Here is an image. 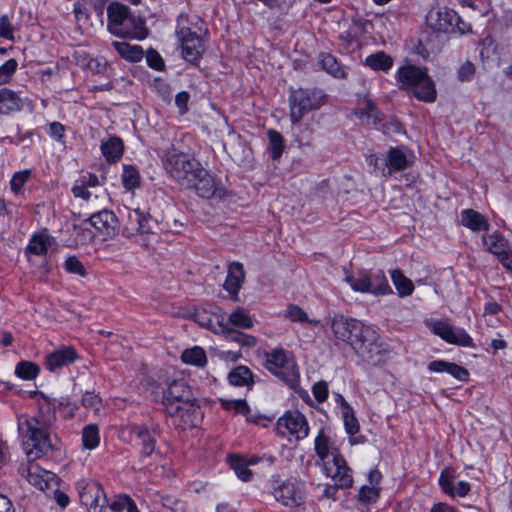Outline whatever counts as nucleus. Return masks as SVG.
<instances>
[{
  "label": "nucleus",
  "mask_w": 512,
  "mask_h": 512,
  "mask_svg": "<svg viewBox=\"0 0 512 512\" xmlns=\"http://www.w3.org/2000/svg\"><path fill=\"white\" fill-rule=\"evenodd\" d=\"M39 372L38 367L30 362H20L16 366L15 373L22 379L31 380L34 379Z\"/></svg>",
  "instance_id": "8fccbe9b"
},
{
  "label": "nucleus",
  "mask_w": 512,
  "mask_h": 512,
  "mask_svg": "<svg viewBox=\"0 0 512 512\" xmlns=\"http://www.w3.org/2000/svg\"><path fill=\"white\" fill-rule=\"evenodd\" d=\"M431 331L448 344L475 348L473 338L462 327L454 328L448 322L438 320L432 325Z\"/></svg>",
  "instance_id": "9d476101"
},
{
  "label": "nucleus",
  "mask_w": 512,
  "mask_h": 512,
  "mask_svg": "<svg viewBox=\"0 0 512 512\" xmlns=\"http://www.w3.org/2000/svg\"><path fill=\"white\" fill-rule=\"evenodd\" d=\"M427 369L431 373H447L460 382H468L470 379V372L466 367L443 359L429 362Z\"/></svg>",
  "instance_id": "6ab92c4d"
},
{
  "label": "nucleus",
  "mask_w": 512,
  "mask_h": 512,
  "mask_svg": "<svg viewBox=\"0 0 512 512\" xmlns=\"http://www.w3.org/2000/svg\"><path fill=\"white\" fill-rule=\"evenodd\" d=\"M153 232V220L139 209L130 210L124 224L123 234L130 238Z\"/></svg>",
  "instance_id": "2eb2a0df"
},
{
  "label": "nucleus",
  "mask_w": 512,
  "mask_h": 512,
  "mask_svg": "<svg viewBox=\"0 0 512 512\" xmlns=\"http://www.w3.org/2000/svg\"><path fill=\"white\" fill-rule=\"evenodd\" d=\"M334 337L348 345L354 354L373 367L385 366L394 356V349L379 329L363 320L336 314L331 321Z\"/></svg>",
  "instance_id": "f257e3e1"
},
{
  "label": "nucleus",
  "mask_w": 512,
  "mask_h": 512,
  "mask_svg": "<svg viewBox=\"0 0 512 512\" xmlns=\"http://www.w3.org/2000/svg\"><path fill=\"white\" fill-rule=\"evenodd\" d=\"M427 73L428 68L425 66L406 64L398 67L395 71L394 78L399 88L409 94L414 87L423 80Z\"/></svg>",
  "instance_id": "4468645a"
},
{
  "label": "nucleus",
  "mask_w": 512,
  "mask_h": 512,
  "mask_svg": "<svg viewBox=\"0 0 512 512\" xmlns=\"http://www.w3.org/2000/svg\"><path fill=\"white\" fill-rule=\"evenodd\" d=\"M65 267L70 273H74L82 277L87 275L85 267L75 256H71L65 261Z\"/></svg>",
  "instance_id": "4d7b16f0"
},
{
  "label": "nucleus",
  "mask_w": 512,
  "mask_h": 512,
  "mask_svg": "<svg viewBox=\"0 0 512 512\" xmlns=\"http://www.w3.org/2000/svg\"><path fill=\"white\" fill-rule=\"evenodd\" d=\"M311 391H312V394H313L315 400L319 404L324 403L329 397L328 383L324 380L315 382L311 388Z\"/></svg>",
  "instance_id": "603ef678"
},
{
  "label": "nucleus",
  "mask_w": 512,
  "mask_h": 512,
  "mask_svg": "<svg viewBox=\"0 0 512 512\" xmlns=\"http://www.w3.org/2000/svg\"><path fill=\"white\" fill-rule=\"evenodd\" d=\"M409 95L413 96L418 101L432 103L437 98L435 82L427 73L423 80L414 87Z\"/></svg>",
  "instance_id": "a878e982"
},
{
  "label": "nucleus",
  "mask_w": 512,
  "mask_h": 512,
  "mask_svg": "<svg viewBox=\"0 0 512 512\" xmlns=\"http://www.w3.org/2000/svg\"><path fill=\"white\" fill-rule=\"evenodd\" d=\"M245 273L242 264L232 263L228 269V275L224 283V288L232 295H236L241 288Z\"/></svg>",
  "instance_id": "c756f323"
},
{
  "label": "nucleus",
  "mask_w": 512,
  "mask_h": 512,
  "mask_svg": "<svg viewBox=\"0 0 512 512\" xmlns=\"http://www.w3.org/2000/svg\"><path fill=\"white\" fill-rule=\"evenodd\" d=\"M394 59L385 51H377L368 55L364 60V65L373 71L388 73L393 67Z\"/></svg>",
  "instance_id": "cd10ccee"
},
{
  "label": "nucleus",
  "mask_w": 512,
  "mask_h": 512,
  "mask_svg": "<svg viewBox=\"0 0 512 512\" xmlns=\"http://www.w3.org/2000/svg\"><path fill=\"white\" fill-rule=\"evenodd\" d=\"M164 167L181 186L190 187L202 166L188 154L172 150L166 154Z\"/></svg>",
  "instance_id": "423d86ee"
},
{
  "label": "nucleus",
  "mask_w": 512,
  "mask_h": 512,
  "mask_svg": "<svg viewBox=\"0 0 512 512\" xmlns=\"http://www.w3.org/2000/svg\"><path fill=\"white\" fill-rule=\"evenodd\" d=\"M344 281L354 292L371 294V275L367 270H361L354 275L352 272L345 274Z\"/></svg>",
  "instance_id": "bb28decb"
},
{
  "label": "nucleus",
  "mask_w": 512,
  "mask_h": 512,
  "mask_svg": "<svg viewBox=\"0 0 512 512\" xmlns=\"http://www.w3.org/2000/svg\"><path fill=\"white\" fill-rule=\"evenodd\" d=\"M224 337L227 342H234L240 346L253 347L256 345L254 336L233 329H224Z\"/></svg>",
  "instance_id": "79ce46f5"
},
{
  "label": "nucleus",
  "mask_w": 512,
  "mask_h": 512,
  "mask_svg": "<svg viewBox=\"0 0 512 512\" xmlns=\"http://www.w3.org/2000/svg\"><path fill=\"white\" fill-rule=\"evenodd\" d=\"M248 464L239 457L231 458V468L235 471L236 475L243 481H249L252 476L251 470L247 468Z\"/></svg>",
  "instance_id": "3c124183"
},
{
  "label": "nucleus",
  "mask_w": 512,
  "mask_h": 512,
  "mask_svg": "<svg viewBox=\"0 0 512 512\" xmlns=\"http://www.w3.org/2000/svg\"><path fill=\"white\" fill-rule=\"evenodd\" d=\"M455 471L450 467H444L438 477V486L441 491L450 498H465L471 492V484L460 480L454 484Z\"/></svg>",
  "instance_id": "ddd939ff"
},
{
  "label": "nucleus",
  "mask_w": 512,
  "mask_h": 512,
  "mask_svg": "<svg viewBox=\"0 0 512 512\" xmlns=\"http://www.w3.org/2000/svg\"><path fill=\"white\" fill-rule=\"evenodd\" d=\"M269 140L268 151L273 160H278L284 150V138L283 136L273 129L267 131Z\"/></svg>",
  "instance_id": "a19ab883"
},
{
  "label": "nucleus",
  "mask_w": 512,
  "mask_h": 512,
  "mask_svg": "<svg viewBox=\"0 0 512 512\" xmlns=\"http://www.w3.org/2000/svg\"><path fill=\"white\" fill-rule=\"evenodd\" d=\"M482 241L486 250L496 257L511 248L508 240L498 231L484 235Z\"/></svg>",
  "instance_id": "7c9ffc66"
},
{
  "label": "nucleus",
  "mask_w": 512,
  "mask_h": 512,
  "mask_svg": "<svg viewBox=\"0 0 512 512\" xmlns=\"http://www.w3.org/2000/svg\"><path fill=\"white\" fill-rule=\"evenodd\" d=\"M429 512H458V510L446 502H437L432 505Z\"/></svg>",
  "instance_id": "774afa93"
},
{
  "label": "nucleus",
  "mask_w": 512,
  "mask_h": 512,
  "mask_svg": "<svg viewBox=\"0 0 512 512\" xmlns=\"http://www.w3.org/2000/svg\"><path fill=\"white\" fill-rule=\"evenodd\" d=\"M406 151L407 147L403 145L388 149L385 163L388 173H383L384 176H391L393 173L404 171L412 166L413 160L407 157Z\"/></svg>",
  "instance_id": "412c9836"
},
{
  "label": "nucleus",
  "mask_w": 512,
  "mask_h": 512,
  "mask_svg": "<svg viewBox=\"0 0 512 512\" xmlns=\"http://www.w3.org/2000/svg\"><path fill=\"white\" fill-rule=\"evenodd\" d=\"M147 64L158 71H161L164 68V61L160 54L155 50H149L146 55Z\"/></svg>",
  "instance_id": "052dcab7"
},
{
  "label": "nucleus",
  "mask_w": 512,
  "mask_h": 512,
  "mask_svg": "<svg viewBox=\"0 0 512 512\" xmlns=\"http://www.w3.org/2000/svg\"><path fill=\"white\" fill-rule=\"evenodd\" d=\"M34 460H29L28 463L22 464L19 468L20 474L27 479V481L41 491L50 488L56 484V475L51 471L41 468Z\"/></svg>",
  "instance_id": "f8f14e48"
},
{
  "label": "nucleus",
  "mask_w": 512,
  "mask_h": 512,
  "mask_svg": "<svg viewBox=\"0 0 512 512\" xmlns=\"http://www.w3.org/2000/svg\"><path fill=\"white\" fill-rule=\"evenodd\" d=\"M439 17L442 19L448 26L454 29L455 22L460 20V15L454 9L445 8L443 12L439 11Z\"/></svg>",
  "instance_id": "680f3d73"
},
{
  "label": "nucleus",
  "mask_w": 512,
  "mask_h": 512,
  "mask_svg": "<svg viewBox=\"0 0 512 512\" xmlns=\"http://www.w3.org/2000/svg\"><path fill=\"white\" fill-rule=\"evenodd\" d=\"M460 223L462 226L473 232L488 231L490 228L488 219L483 214L472 208L463 209L461 211Z\"/></svg>",
  "instance_id": "b1692460"
},
{
  "label": "nucleus",
  "mask_w": 512,
  "mask_h": 512,
  "mask_svg": "<svg viewBox=\"0 0 512 512\" xmlns=\"http://www.w3.org/2000/svg\"><path fill=\"white\" fill-rule=\"evenodd\" d=\"M228 322L242 329H249L253 326L252 318L243 309L232 312L228 317Z\"/></svg>",
  "instance_id": "de8ad7c7"
},
{
  "label": "nucleus",
  "mask_w": 512,
  "mask_h": 512,
  "mask_svg": "<svg viewBox=\"0 0 512 512\" xmlns=\"http://www.w3.org/2000/svg\"><path fill=\"white\" fill-rule=\"evenodd\" d=\"M30 174H31V172L29 170H23V171L16 172L13 175V177L10 181V185H11V190L15 194L20 192L21 188L28 181Z\"/></svg>",
  "instance_id": "6e6d98bb"
},
{
  "label": "nucleus",
  "mask_w": 512,
  "mask_h": 512,
  "mask_svg": "<svg viewBox=\"0 0 512 512\" xmlns=\"http://www.w3.org/2000/svg\"><path fill=\"white\" fill-rule=\"evenodd\" d=\"M90 223L105 238H112L118 231V219L116 215L110 210H102L91 215Z\"/></svg>",
  "instance_id": "aec40b11"
},
{
  "label": "nucleus",
  "mask_w": 512,
  "mask_h": 512,
  "mask_svg": "<svg viewBox=\"0 0 512 512\" xmlns=\"http://www.w3.org/2000/svg\"><path fill=\"white\" fill-rule=\"evenodd\" d=\"M390 276L399 297L404 298L412 295L415 289L414 284L400 269L392 270Z\"/></svg>",
  "instance_id": "72a5a7b5"
},
{
  "label": "nucleus",
  "mask_w": 512,
  "mask_h": 512,
  "mask_svg": "<svg viewBox=\"0 0 512 512\" xmlns=\"http://www.w3.org/2000/svg\"><path fill=\"white\" fill-rule=\"evenodd\" d=\"M355 115L358 118L367 117L372 119L375 125L379 124L382 120L381 111L368 95L358 100V108L355 111Z\"/></svg>",
  "instance_id": "c85d7f7f"
},
{
  "label": "nucleus",
  "mask_w": 512,
  "mask_h": 512,
  "mask_svg": "<svg viewBox=\"0 0 512 512\" xmlns=\"http://www.w3.org/2000/svg\"><path fill=\"white\" fill-rule=\"evenodd\" d=\"M290 321L300 322L306 327H309L313 332L320 323L317 319L309 318L307 313L301 307L293 304H290Z\"/></svg>",
  "instance_id": "37998d69"
},
{
  "label": "nucleus",
  "mask_w": 512,
  "mask_h": 512,
  "mask_svg": "<svg viewBox=\"0 0 512 512\" xmlns=\"http://www.w3.org/2000/svg\"><path fill=\"white\" fill-rule=\"evenodd\" d=\"M53 422L51 413L18 415V434L29 460L40 459L56 449L58 440L52 435Z\"/></svg>",
  "instance_id": "f03ea898"
},
{
  "label": "nucleus",
  "mask_w": 512,
  "mask_h": 512,
  "mask_svg": "<svg viewBox=\"0 0 512 512\" xmlns=\"http://www.w3.org/2000/svg\"><path fill=\"white\" fill-rule=\"evenodd\" d=\"M82 404L85 407L98 410L101 404V399L99 398L98 395L94 394L93 392H86L82 397Z\"/></svg>",
  "instance_id": "e2e57ef3"
},
{
  "label": "nucleus",
  "mask_w": 512,
  "mask_h": 512,
  "mask_svg": "<svg viewBox=\"0 0 512 512\" xmlns=\"http://www.w3.org/2000/svg\"><path fill=\"white\" fill-rule=\"evenodd\" d=\"M77 358V353L70 346H63L46 357V366L48 370L55 372L58 369L73 363Z\"/></svg>",
  "instance_id": "4be33fe9"
},
{
  "label": "nucleus",
  "mask_w": 512,
  "mask_h": 512,
  "mask_svg": "<svg viewBox=\"0 0 512 512\" xmlns=\"http://www.w3.org/2000/svg\"><path fill=\"white\" fill-rule=\"evenodd\" d=\"M101 151L108 162L118 161L123 154V143L120 138L111 137L102 143Z\"/></svg>",
  "instance_id": "e433bc0d"
},
{
  "label": "nucleus",
  "mask_w": 512,
  "mask_h": 512,
  "mask_svg": "<svg viewBox=\"0 0 512 512\" xmlns=\"http://www.w3.org/2000/svg\"><path fill=\"white\" fill-rule=\"evenodd\" d=\"M163 404L173 423L182 429L195 427L200 420V408L184 380H175L167 388Z\"/></svg>",
  "instance_id": "7ed1b4c3"
},
{
  "label": "nucleus",
  "mask_w": 512,
  "mask_h": 512,
  "mask_svg": "<svg viewBox=\"0 0 512 512\" xmlns=\"http://www.w3.org/2000/svg\"><path fill=\"white\" fill-rule=\"evenodd\" d=\"M81 503L88 512H105L107 499L101 485L95 481H83L79 486Z\"/></svg>",
  "instance_id": "9b49d317"
},
{
  "label": "nucleus",
  "mask_w": 512,
  "mask_h": 512,
  "mask_svg": "<svg viewBox=\"0 0 512 512\" xmlns=\"http://www.w3.org/2000/svg\"><path fill=\"white\" fill-rule=\"evenodd\" d=\"M340 52L353 55L363 47L362 33L358 28H350L338 36Z\"/></svg>",
  "instance_id": "5701e85b"
},
{
  "label": "nucleus",
  "mask_w": 512,
  "mask_h": 512,
  "mask_svg": "<svg viewBox=\"0 0 512 512\" xmlns=\"http://www.w3.org/2000/svg\"><path fill=\"white\" fill-rule=\"evenodd\" d=\"M342 419L345 432L348 436H353L359 433V421L355 415L353 407L347 400H343Z\"/></svg>",
  "instance_id": "f704fd0d"
},
{
  "label": "nucleus",
  "mask_w": 512,
  "mask_h": 512,
  "mask_svg": "<svg viewBox=\"0 0 512 512\" xmlns=\"http://www.w3.org/2000/svg\"><path fill=\"white\" fill-rule=\"evenodd\" d=\"M309 423L304 414L300 411H290V435L295 436L297 440L306 438L309 434Z\"/></svg>",
  "instance_id": "2f4dec72"
},
{
  "label": "nucleus",
  "mask_w": 512,
  "mask_h": 512,
  "mask_svg": "<svg viewBox=\"0 0 512 512\" xmlns=\"http://www.w3.org/2000/svg\"><path fill=\"white\" fill-rule=\"evenodd\" d=\"M18 63L15 59L7 60L0 66V85L6 84L10 81L12 75L17 69Z\"/></svg>",
  "instance_id": "864d4df0"
},
{
  "label": "nucleus",
  "mask_w": 512,
  "mask_h": 512,
  "mask_svg": "<svg viewBox=\"0 0 512 512\" xmlns=\"http://www.w3.org/2000/svg\"><path fill=\"white\" fill-rule=\"evenodd\" d=\"M379 498L380 488L369 485L361 486L357 495V501L361 505L375 504Z\"/></svg>",
  "instance_id": "a18cd8bd"
},
{
  "label": "nucleus",
  "mask_w": 512,
  "mask_h": 512,
  "mask_svg": "<svg viewBox=\"0 0 512 512\" xmlns=\"http://www.w3.org/2000/svg\"><path fill=\"white\" fill-rule=\"evenodd\" d=\"M129 428L131 435L139 441L141 457H148L153 453H157L155 444L160 436V429L158 427L154 426L149 429L146 426L131 425Z\"/></svg>",
  "instance_id": "dca6fc26"
},
{
  "label": "nucleus",
  "mask_w": 512,
  "mask_h": 512,
  "mask_svg": "<svg viewBox=\"0 0 512 512\" xmlns=\"http://www.w3.org/2000/svg\"><path fill=\"white\" fill-rule=\"evenodd\" d=\"M22 107V99L17 93L7 88L0 90V113L8 114L13 111H19Z\"/></svg>",
  "instance_id": "473e14b6"
},
{
  "label": "nucleus",
  "mask_w": 512,
  "mask_h": 512,
  "mask_svg": "<svg viewBox=\"0 0 512 512\" xmlns=\"http://www.w3.org/2000/svg\"><path fill=\"white\" fill-rule=\"evenodd\" d=\"M181 359L186 364L203 367L207 363V356L203 348L199 346L186 349L182 352Z\"/></svg>",
  "instance_id": "58836bf2"
},
{
  "label": "nucleus",
  "mask_w": 512,
  "mask_h": 512,
  "mask_svg": "<svg viewBox=\"0 0 512 512\" xmlns=\"http://www.w3.org/2000/svg\"><path fill=\"white\" fill-rule=\"evenodd\" d=\"M186 17L177 20L176 36L181 45L182 57L189 63L195 64L206 50L204 39L186 25Z\"/></svg>",
  "instance_id": "0eeeda50"
},
{
  "label": "nucleus",
  "mask_w": 512,
  "mask_h": 512,
  "mask_svg": "<svg viewBox=\"0 0 512 512\" xmlns=\"http://www.w3.org/2000/svg\"><path fill=\"white\" fill-rule=\"evenodd\" d=\"M326 101L327 95L320 88H299L298 90L290 88V121L294 137L290 142V147L294 143H297L298 148L310 145L312 131L306 128L301 131V135L296 134V130L300 128L298 122L306 113L320 109Z\"/></svg>",
  "instance_id": "20e7f679"
},
{
  "label": "nucleus",
  "mask_w": 512,
  "mask_h": 512,
  "mask_svg": "<svg viewBox=\"0 0 512 512\" xmlns=\"http://www.w3.org/2000/svg\"><path fill=\"white\" fill-rule=\"evenodd\" d=\"M475 76V65L466 60L457 70V78L461 82H470Z\"/></svg>",
  "instance_id": "5fc2aeb1"
},
{
  "label": "nucleus",
  "mask_w": 512,
  "mask_h": 512,
  "mask_svg": "<svg viewBox=\"0 0 512 512\" xmlns=\"http://www.w3.org/2000/svg\"><path fill=\"white\" fill-rule=\"evenodd\" d=\"M229 382L235 386L247 385L252 379L251 371L245 366H238L229 374Z\"/></svg>",
  "instance_id": "49530a36"
},
{
  "label": "nucleus",
  "mask_w": 512,
  "mask_h": 512,
  "mask_svg": "<svg viewBox=\"0 0 512 512\" xmlns=\"http://www.w3.org/2000/svg\"><path fill=\"white\" fill-rule=\"evenodd\" d=\"M319 63L321 68L335 79L343 80L348 76L346 67L331 53H320Z\"/></svg>",
  "instance_id": "393cba45"
},
{
  "label": "nucleus",
  "mask_w": 512,
  "mask_h": 512,
  "mask_svg": "<svg viewBox=\"0 0 512 512\" xmlns=\"http://www.w3.org/2000/svg\"><path fill=\"white\" fill-rule=\"evenodd\" d=\"M0 37L14 40V28L7 15L0 16Z\"/></svg>",
  "instance_id": "13d9d810"
},
{
  "label": "nucleus",
  "mask_w": 512,
  "mask_h": 512,
  "mask_svg": "<svg viewBox=\"0 0 512 512\" xmlns=\"http://www.w3.org/2000/svg\"><path fill=\"white\" fill-rule=\"evenodd\" d=\"M498 261L501 263V265L507 270L512 272V251L511 248H509L504 253H501L499 256H497Z\"/></svg>",
  "instance_id": "338daca9"
},
{
  "label": "nucleus",
  "mask_w": 512,
  "mask_h": 512,
  "mask_svg": "<svg viewBox=\"0 0 512 512\" xmlns=\"http://www.w3.org/2000/svg\"><path fill=\"white\" fill-rule=\"evenodd\" d=\"M139 180H140L139 172L135 167L129 166V165L124 166L123 174H122V182L126 189L131 190V189L139 186Z\"/></svg>",
  "instance_id": "09e8293b"
},
{
  "label": "nucleus",
  "mask_w": 512,
  "mask_h": 512,
  "mask_svg": "<svg viewBox=\"0 0 512 512\" xmlns=\"http://www.w3.org/2000/svg\"><path fill=\"white\" fill-rule=\"evenodd\" d=\"M334 448L336 447L332 445L330 437L325 432V428L321 427L314 439V451L324 475H329L331 467H333L332 461L330 462L328 458L330 455L332 456Z\"/></svg>",
  "instance_id": "f3484780"
},
{
  "label": "nucleus",
  "mask_w": 512,
  "mask_h": 512,
  "mask_svg": "<svg viewBox=\"0 0 512 512\" xmlns=\"http://www.w3.org/2000/svg\"><path fill=\"white\" fill-rule=\"evenodd\" d=\"M223 407L226 410H235L237 413L247 415L249 412V407L244 400H229L222 402Z\"/></svg>",
  "instance_id": "bf43d9fd"
},
{
  "label": "nucleus",
  "mask_w": 512,
  "mask_h": 512,
  "mask_svg": "<svg viewBox=\"0 0 512 512\" xmlns=\"http://www.w3.org/2000/svg\"><path fill=\"white\" fill-rule=\"evenodd\" d=\"M51 245L52 238L46 233H39L32 237L27 250L35 255H43Z\"/></svg>",
  "instance_id": "ea45409f"
},
{
  "label": "nucleus",
  "mask_w": 512,
  "mask_h": 512,
  "mask_svg": "<svg viewBox=\"0 0 512 512\" xmlns=\"http://www.w3.org/2000/svg\"><path fill=\"white\" fill-rule=\"evenodd\" d=\"M130 498L126 495L119 496L115 501H113L108 508L112 512H123L126 510L127 506H129Z\"/></svg>",
  "instance_id": "0e129e2a"
},
{
  "label": "nucleus",
  "mask_w": 512,
  "mask_h": 512,
  "mask_svg": "<svg viewBox=\"0 0 512 512\" xmlns=\"http://www.w3.org/2000/svg\"><path fill=\"white\" fill-rule=\"evenodd\" d=\"M264 366L274 376L287 382L288 366L286 351L282 348H275L264 354Z\"/></svg>",
  "instance_id": "a211bd4d"
},
{
  "label": "nucleus",
  "mask_w": 512,
  "mask_h": 512,
  "mask_svg": "<svg viewBox=\"0 0 512 512\" xmlns=\"http://www.w3.org/2000/svg\"><path fill=\"white\" fill-rule=\"evenodd\" d=\"M109 31L122 38L145 37L144 28L129 13V8L120 3H111L107 8Z\"/></svg>",
  "instance_id": "39448f33"
},
{
  "label": "nucleus",
  "mask_w": 512,
  "mask_h": 512,
  "mask_svg": "<svg viewBox=\"0 0 512 512\" xmlns=\"http://www.w3.org/2000/svg\"><path fill=\"white\" fill-rule=\"evenodd\" d=\"M189 188H193L199 197L205 199H221L226 193L225 187L221 181L211 175L203 167L198 170V173Z\"/></svg>",
  "instance_id": "1a4fd4ad"
},
{
  "label": "nucleus",
  "mask_w": 512,
  "mask_h": 512,
  "mask_svg": "<svg viewBox=\"0 0 512 512\" xmlns=\"http://www.w3.org/2000/svg\"><path fill=\"white\" fill-rule=\"evenodd\" d=\"M112 45L119 55L126 60L137 62L143 58L144 52L138 45H130L120 41H115Z\"/></svg>",
  "instance_id": "4c0bfd02"
},
{
  "label": "nucleus",
  "mask_w": 512,
  "mask_h": 512,
  "mask_svg": "<svg viewBox=\"0 0 512 512\" xmlns=\"http://www.w3.org/2000/svg\"><path fill=\"white\" fill-rule=\"evenodd\" d=\"M189 99L190 95L186 91H181L175 96V104L178 107L180 114H184L187 112V104Z\"/></svg>",
  "instance_id": "69168bd1"
},
{
  "label": "nucleus",
  "mask_w": 512,
  "mask_h": 512,
  "mask_svg": "<svg viewBox=\"0 0 512 512\" xmlns=\"http://www.w3.org/2000/svg\"><path fill=\"white\" fill-rule=\"evenodd\" d=\"M331 472L326 477L332 478L333 484H326L323 495L328 499H336L339 489H348L353 485L352 469L349 467L346 459L339 448L332 451Z\"/></svg>",
  "instance_id": "6e6552de"
},
{
  "label": "nucleus",
  "mask_w": 512,
  "mask_h": 512,
  "mask_svg": "<svg viewBox=\"0 0 512 512\" xmlns=\"http://www.w3.org/2000/svg\"><path fill=\"white\" fill-rule=\"evenodd\" d=\"M100 442L99 430L96 425L90 424L83 428L82 444L85 449H95Z\"/></svg>",
  "instance_id": "c03bdc74"
},
{
  "label": "nucleus",
  "mask_w": 512,
  "mask_h": 512,
  "mask_svg": "<svg viewBox=\"0 0 512 512\" xmlns=\"http://www.w3.org/2000/svg\"><path fill=\"white\" fill-rule=\"evenodd\" d=\"M370 275L372 278L371 295L378 297L390 295L393 293L383 270L379 269L375 273H370Z\"/></svg>",
  "instance_id": "c9c22d12"
}]
</instances>
